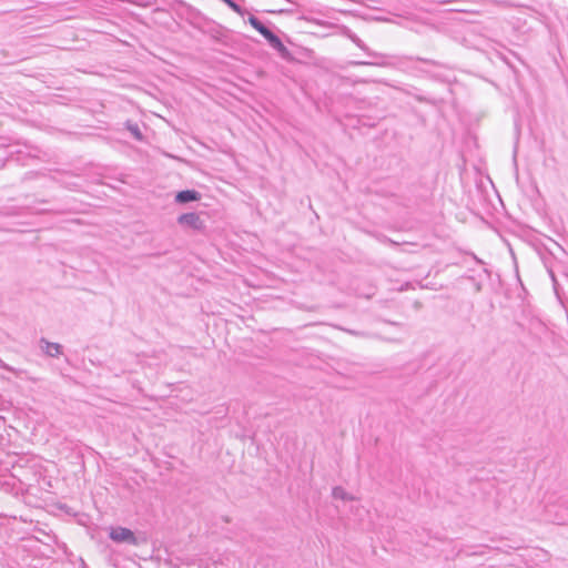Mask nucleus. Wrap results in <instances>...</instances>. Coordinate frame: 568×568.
<instances>
[{"label":"nucleus","instance_id":"4","mask_svg":"<svg viewBox=\"0 0 568 568\" xmlns=\"http://www.w3.org/2000/svg\"><path fill=\"white\" fill-rule=\"evenodd\" d=\"M175 202L179 204H185L201 200V193L196 190H182L175 194Z\"/></svg>","mask_w":568,"mask_h":568},{"label":"nucleus","instance_id":"5","mask_svg":"<svg viewBox=\"0 0 568 568\" xmlns=\"http://www.w3.org/2000/svg\"><path fill=\"white\" fill-rule=\"evenodd\" d=\"M41 349L50 357H58L62 354V345L59 343L49 342L45 338L40 339Z\"/></svg>","mask_w":568,"mask_h":568},{"label":"nucleus","instance_id":"7","mask_svg":"<svg viewBox=\"0 0 568 568\" xmlns=\"http://www.w3.org/2000/svg\"><path fill=\"white\" fill-rule=\"evenodd\" d=\"M125 129L131 133V135L136 140V141H143L144 136L142 134V131L139 126L138 123L131 121V120H128L125 123Z\"/></svg>","mask_w":568,"mask_h":568},{"label":"nucleus","instance_id":"13","mask_svg":"<svg viewBox=\"0 0 568 568\" xmlns=\"http://www.w3.org/2000/svg\"><path fill=\"white\" fill-rule=\"evenodd\" d=\"M416 60L425 62V63H428L430 65H436L437 64L436 61L429 60V59L417 58Z\"/></svg>","mask_w":568,"mask_h":568},{"label":"nucleus","instance_id":"11","mask_svg":"<svg viewBox=\"0 0 568 568\" xmlns=\"http://www.w3.org/2000/svg\"><path fill=\"white\" fill-rule=\"evenodd\" d=\"M354 65H377L378 63L375 62H368V61H355L352 62Z\"/></svg>","mask_w":568,"mask_h":568},{"label":"nucleus","instance_id":"8","mask_svg":"<svg viewBox=\"0 0 568 568\" xmlns=\"http://www.w3.org/2000/svg\"><path fill=\"white\" fill-rule=\"evenodd\" d=\"M332 496L335 499H342V500H351L352 499V497L341 486H336L333 488Z\"/></svg>","mask_w":568,"mask_h":568},{"label":"nucleus","instance_id":"12","mask_svg":"<svg viewBox=\"0 0 568 568\" xmlns=\"http://www.w3.org/2000/svg\"><path fill=\"white\" fill-rule=\"evenodd\" d=\"M274 34H275V33H274L271 29H268V28H267V30H266L262 36L264 37V39H265L266 41H268V40H271V39H272V37H273Z\"/></svg>","mask_w":568,"mask_h":568},{"label":"nucleus","instance_id":"14","mask_svg":"<svg viewBox=\"0 0 568 568\" xmlns=\"http://www.w3.org/2000/svg\"><path fill=\"white\" fill-rule=\"evenodd\" d=\"M414 306H415L416 308H419V307H420V302L416 301V302L414 303Z\"/></svg>","mask_w":568,"mask_h":568},{"label":"nucleus","instance_id":"6","mask_svg":"<svg viewBox=\"0 0 568 568\" xmlns=\"http://www.w3.org/2000/svg\"><path fill=\"white\" fill-rule=\"evenodd\" d=\"M348 38L351 39V41L353 43H355L359 49H362L363 51H365L369 57H374V58H377V57H382L381 53H377V52H374V51H371L368 49V47L355 34V33H352L349 32L348 33Z\"/></svg>","mask_w":568,"mask_h":568},{"label":"nucleus","instance_id":"2","mask_svg":"<svg viewBox=\"0 0 568 568\" xmlns=\"http://www.w3.org/2000/svg\"><path fill=\"white\" fill-rule=\"evenodd\" d=\"M178 223L194 231H203L205 229L204 221L195 212L183 213L178 217Z\"/></svg>","mask_w":568,"mask_h":568},{"label":"nucleus","instance_id":"3","mask_svg":"<svg viewBox=\"0 0 568 568\" xmlns=\"http://www.w3.org/2000/svg\"><path fill=\"white\" fill-rule=\"evenodd\" d=\"M267 43L277 51L280 57L286 61H294V57L290 52V50L283 44L282 40L274 34L271 40L267 41Z\"/></svg>","mask_w":568,"mask_h":568},{"label":"nucleus","instance_id":"10","mask_svg":"<svg viewBox=\"0 0 568 568\" xmlns=\"http://www.w3.org/2000/svg\"><path fill=\"white\" fill-rule=\"evenodd\" d=\"M254 29L262 36L267 30V27L262 21H260V23L254 27Z\"/></svg>","mask_w":568,"mask_h":568},{"label":"nucleus","instance_id":"1","mask_svg":"<svg viewBox=\"0 0 568 568\" xmlns=\"http://www.w3.org/2000/svg\"><path fill=\"white\" fill-rule=\"evenodd\" d=\"M109 537L114 542L126 544L131 546H138L144 541V538H139L131 529L122 526L112 527L109 532Z\"/></svg>","mask_w":568,"mask_h":568},{"label":"nucleus","instance_id":"9","mask_svg":"<svg viewBox=\"0 0 568 568\" xmlns=\"http://www.w3.org/2000/svg\"><path fill=\"white\" fill-rule=\"evenodd\" d=\"M261 20H258L255 16L250 14L247 22L254 28L260 23Z\"/></svg>","mask_w":568,"mask_h":568}]
</instances>
